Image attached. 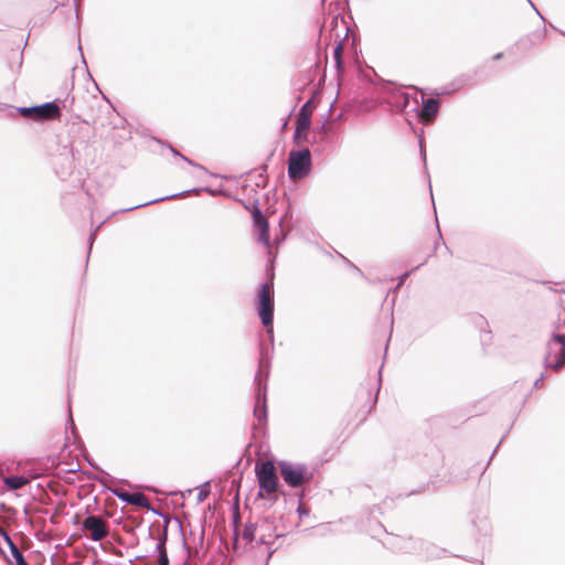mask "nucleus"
Masks as SVG:
<instances>
[{"label":"nucleus","mask_w":565,"mask_h":565,"mask_svg":"<svg viewBox=\"0 0 565 565\" xmlns=\"http://www.w3.org/2000/svg\"><path fill=\"white\" fill-rule=\"evenodd\" d=\"M270 366V358L267 351L263 347H260V356L258 361V372L255 375V406H254V416L257 418L258 424L263 425L267 420V405H266V392L267 384L263 383V374L267 379Z\"/></svg>","instance_id":"f257e3e1"},{"label":"nucleus","mask_w":565,"mask_h":565,"mask_svg":"<svg viewBox=\"0 0 565 565\" xmlns=\"http://www.w3.org/2000/svg\"><path fill=\"white\" fill-rule=\"evenodd\" d=\"M274 277L271 276L264 282L257 294V313L260 318L262 324L266 328L269 341L274 343Z\"/></svg>","instance_id":"f03ea898"},{"label":"nucleus","mask_w":565,"mask_h":565,"mask_svg":"<svg viewBox=\"0 0 565 565\" xmlns=\"http://www.w3.org/2000/svg\"><path fill=\"white\" fill-rule=\"evenodd\" d=\"M278 467L284 481L291 488L308 483L313 478V472L305 463L279 461Z\"/></svg>","instance_id":"7ed1b4c3"},{"label":"nucleus","mask_w":565,"mask_h":565,"mask_svg":"<svg viewBox=\"0 0 565 565\" xmlns=\"http://www.w3.org/2000/svg\"><path fill=\"white\" fill-rule=\"evenodd\" d=\"M311 152L308 148L291 150L288 158V175L297 181L306 178L311 170Z\"/></svg>","instance_id":"20e7f679"},{"label":"nucleus","mask_w":565,"mask_h":565,"mask_svg":"<svg viewBox=\"0 0 565 565\" xmlns=\"http://www.w3.org/2000/svg\"><path fill=\"white\" fill-rule=\"evenodd\" d=\"M546 369L558 371L565 365V335L553 333L547 342V353L544 359Z\"/></svg>","instance_id":"39448f33"},{"label":"nucleus","mask_w":565,"mask_h":565,"mask_svg":"<svg viewBox=\"0 0 565 565\" xmlns=\"http://www.w3.org/2000/svg\"><path fill=\"white\" fill-rule=\"evenodd\" d=\"M255 473L259 486V495L262 491L273 494L277 491L279 479L271 461H259L255 466Z\"/></svg>","instance_id":"423d86ee"},{"label":"nucleus","mask_w":565,"mask_h":565,"mask_svg":"<svg viewBox=\"0 0 565 565\" xmlns=\"http://www.w3.org/2000/svg\"><path fill=\"white\" fill-rule=\"evenodd\" d=\"M74 103V97L68 98L66 97L63 100L54 99L49 103H44L39 106H34L35 109V119L36 120H52L60 118L61 116V109H67L71 108V106Z\"/></svg>","instance_id":"0eeeda50"},{"label":"nucleus","mask_w":565,"mask_h":565,"mask_svg":"<svg viewBox=\"0 0 565 565\" xmlns=\"http://www.w3.org/2000/svg\"><path fill=\"white\" fill-rule=\"evenodd\" d=\"M82 530L89 532L94 542L104 540L108 535L107 522L98 515H88L82 522Z\"/></svg>","instance_id":"6e6552de"},{"label":"nucleus","mask_w":565,"mask_h":565,"mask_svg":"<svg viewBox=\"0 0 565 565\" xmlns=\"http://www.w3.org/2000/svg\"><path fill=\"white\" fill-rule=\"evenodd\" d=\"M276 521L277 519L274 515H266L257 522L259 544L270 545L274 539L281 536L277 533Z\"/></svg>","instance_id":"1a4fd4ad"},{"label":"nucleus","mask_w":565,"mask_h":565,"mask_svg":"<svg viewBox=\"0 0 565 565\" xmlns=\"http://www.w3.org/2000/svg\"><path fill=\"white\" fill-rule=\"evenodd\" d=\"M254 226L259 231L258 241L265 246H269V223L265 215L262 213L257 203L254 204L252 210Z\"/></svg>","instance_id":"9d476101"},{"label":"nucleus","mask_w":565,"mask_h":565,"mask_svg":"<svg viewBox=\"0 0 565 565\" xmlns=\"http://www.w3.org/2000/svg\"><path fill=\"white\" fill-rule=\"evenodd\" d=\"M54 168L61 179L68 177L74 169V157L72 150L64 148V151L54 158Z\"/></svg>","instance_id":"9b49d317"},{"label":"nucleus","mask_w":565,"mask_h":565,"mask_svg":"<svg viewBox=\"0 0 565 565\" xmlns=\"http://www.w3.org/2000/svg\"><path fill=\"white\" fill-rule=\"evenodd\" d=\"M422 99V110L420 116L427 119H434L439 110V99L437 98H425L424 95L420 96Z\"/></svg>","instance_id":"f8f14e48"},{"label":"nucleus","mask_w":565,"mask_h":565,"mask_svg":"<svg viewBox=\"0 0 565 565\" xmlns=\"http://www.w3.org/2000/svg\"><path fill=\"white\" fill-rule=\"evenodd\" d=\"M311 115H312V100H307L300 108L296 126H299L300 129H309L311 126Z\"/></svg>","instance_id":"ddd939ff"},{"label":"nucleus","mask_w":565,"mask_h":565,"mask_svg":"<svg viewBox=\"0 0 565 565\" xmlns=\"http://www.w3.org/2000/svg\"><path fill=\"white\" fill-rule=\"evenodd\" d=\"M191 192H199V190L198 189H193V190L182 191L180 193L167 195V196H163V198H158V199L151 200L149 202H145V203L131 206V207H127V209L122 210V212H129V211H132V210H136V209H139V207H143V206L151 205V204H154V203H158V202H162V201H166V200H173V199H177V198H183V196H185L186 194H189Z\"/></svg>","instance_id":"4468645a"},{"label":"nucleus","mask_w":565,"mask_h":565,"mask_svg":"<svg viewBox=\"0 0 565 565\" xmlns=\"http://www.w3.org/2000/svg\"><path fill=\"white\" fill-rule=\"evenodd\" d=\"M3 482L10 490H20L25 487L30 480L24 476H8L3 478Z\"/></svg>","instance_id":"2eb2a0df"},{"label":"nucleus","mask_w":565,"mask_h":565,"mask_svg":"<svg viewBox=\"0 0 565 565\" xmlns=\"http://www.w3.org/2000/svg\"><path fill=\"white\" fill-rule=\"evenodd\" d=\"M425 556L428 559L441 558L447 556V551L445 548H440L435 544L426 543L424 544Z\"/></svg>","instance_id":"dca6fc26"},{"label":"nucleus","mask_w":565,"mask_h":565,"mask_svg":"<svg viewBox=\"0 0 565 565\" xmlns=\"http://www.w3.org/2000/svg\"><path fill=\"white\" fill-rule=\"evenodd\" d=\"M242 537L247 543H252L256 537L258 539V523L247 522L244 525Z\"/></svg>","instance_id":"f3484780"},{"label":"nucleus","mask_w":565,"mask_h":565,"mask_svg":"<svg viewBox=\"0 0 565 565\" xmlns=\"http://www.w3.org/2000/svg\"><path fill=\"white\" fill-rule=\"evenodd\" d=\"M130 504L151 510L150 501L142 492H132Z\"/></svg>","instance_id":"a211bd4d"},{"label":"nucleus","mask_w":565,"mask_h":565,"mask_svg":"<svg viewBox=\"0 0 565 565\" xmlns=\"http://www.w3.org/2000/svg\"><path fill=\"white\" fill-rule=\"evenodd\" d=\"M7 544L10 548L12 557L15 561V565H28L25 557L23 556L22 552L19 550L17 544L12 540L9 541Z\"/></svg>","instance_id":"6ab92c4d"},{"label":"nucleus","mask_w":565,"mask_h":565,"mask_svg":"<svg viewBox=\"0 0 565 565\" xmlns=\"http://www.w3.org/2000/svg\"><path fill=\"white\" fill-rule=\"evenodd\" d=\"M167 541H168V530H167V527H163L162 532L160 533V535L157 539V544H156V552L158 553V556L162 555V553L168 554L167 547H166Z\"/></svg>","instance_id":"aec40b11"},{"label":"nucleus","mask_w":565,"mask_h":565,"mask_svg":"<svg viewBox=\"0 0 565 565\" xmlns=\"http://www.w3.org/2000/svg\"><path fill=\"white\" fill-rule=\"evenodd\" d=\"M342 54H343V45L341 42H339L337 44V46L333 49V60H334L335 67H337L338 72H342L344 68Z\"/></svg>","instance_id":"412c9836"},{"label":"nucleus","mask_w":565,"mask_h":565,"mask_svg":"<svg viewBox=\"0 0 565 565\" xmlns=\"http://www.w3.org/2000/svg\"><path fill=\"white\" fill-rule=\"evenodd\" d=\"M308 130L309 129H300L299 126H296L292 137L294 142L300 145L301 142L306 141L308 138Z\"/></svg>","instance_id":"4be33fe9"},{"label":"nucleus","mask_w":565,"mask_h":565,"mask_svg":"<svg viewBox=\"0 0 565 565\" xmlns=\"http://www.w3.org/2000/svg\"><path fill=\"white\" fill-rule=\"evenodd\" d=\"M111 493L114 495H116L119 500H121L122 502H126L128 504H130V500H131V493L130 492H127L122 489H118V488H115V489H110Z\"/></svg>","instance_id":"5701e85b"},{"label":"nucleus","mask_w":565,"mask_h":565,"mask_svg":"<svg viewBox=\"0 0 565 565\" xmlns=\"http://www.w3.org/2000/svg\"><path fill=\"white\" fill-rule=\"evenodd\" d=\"M18 111L26 117V118H32V119H35V109H34V106L33 107H20L18 108Z\"/></svg>","instance_id":"b1692460"},{"label":"nucleus","mask_w":565,"mask_h":565,"mask_svg":"<svg viewBox=\"0 0 565 565\" xmlns=\"http://www.w3.org/2000/svg\"><path fill=\"white\" fill-rule=\"evenodd\" d=\"M170 149L171 151L175 154V156H180L184 161H186L191 166H195V167H199L201 169H203V167L199 166V164H195L191 159L186 158L185 156L181 154L177 149H174L173 147L170 146Z\"/></svg>","instance_id":"393cba45"},{"label":"nucleus","mask_w":565,"mask_h":565,"mask_svg":"<svg viewBox=\"0 0 565 565\" xmlns=\"http://www.w3.org/2000/svg\"><path fill=\"white\" fill-rule=\"evenodd\" d=\"M297 512H298L300 519L309 515V509L301 503L298 505Z\"/></svg>","instance_id":"a878e982"},{"label":"nucleus","mask_w":565,"mask_h":565,"mask_svg":"<svg viewBox=\"0 0 565 565\" xmlns=\"http://www.w3.org/2000/svg\"><path fill=\"white\" fill-rule=\"evenodd\" d=\"M411 274L412 271L409 270L398 277V284L396 286V289L404 285V282L406 281Z\"/></svg>","instance_id":"bb28decb"},{"label":"nucleus","mask_w":565,"mask_h":565,"mask_svg":"<svg viewBox=\"0 0 565 565\" xmlns=\"http://www.w3.org/2000/svg\"><path fill=\"white\" fill-rule=\"evenodd\" d=\"M158 565H169L168 554H163L158 556Z\"/></svg>","instance_id":"cd10ccee"},{"label":"nucleus","mask_w":565,"mask_h":565,"mask_svg":"<svg viewBox=\"0 0 565 565\" xmlns=\"http://www.w3.org/2000/svg\"><path fill=\"white\" fill-rule=\"evenodd\" d=\"M100 228V225H98L90 234H89V252L92 250V246H93V243L95 241V237H96V233L97 231Z\"/></svg>","instance_id":"c85d7f7f"},{"label":"nucleus","mask_w":565,"mask_h":565,"mask_svg":"<svg viewBox=\"0 0 565 565\" xmlns=\"http://www.w3.org/2000/svg\"><path fill=\"white\" fill-rule=\"evenodd\" d=\"M0 536L3 537V540L6 541V543H8L9 541H11L12 539L10 537V535L8 534V532L0 525Z\"/></svg>","instance_id":"c756f323"},{"label":"nucleus","mask_w":565,"mask_h":565,"mask_svg":"<svg viewBox=\"0 0 565 565\" xmlns=\"http://www.w3.org/2000/svg\"><path fill=\"white\" fill-rule=\"evenodd\" d=\"M209 492L201 490L198 495L199 501H203L207 497Z\"/></svg>","instance_id":"7c9ffc66"},{"label":"nucleus","mask_w":565,"mask_h":565,"mask_svg":"<svg viewBox=\"0 0 565 565\" xmlns=\"http://www.w3.org/2000/svg\"><path fill=\"white\" fill-rule=\"evenodd\" d=\"M403 106L407 107L409 105V96L407 94H403Z\"/></svg>","instance_id":"2f4dec72"},{"label":"nucleus","mask_w":565,"mask_h":565,"mask_svg":"<svg viewBox=\"0 0 565 565\" xmlns=\"http://www.w3.org/2000/svg\"><path fill=\"white\" fill-rule=\"evenodd\" d=\"M544 374H542L537 380L534 382V387L539 388L543 382Z\"/></svg>","instance_id":"473e14b6"},{"label":"nucleus","mask_w":565,"mask_h":565,"mask_svg":"<svg viewBox=\"0 0 565 565\" xmlns=\"http://www.w3.org/2000/svg\"><path fill=\"white\" fill-rule=\"evenodd\" d=\"M529 2H530V4H531V7H533V9L536 11V13H537L542 19H544V18L542 17V14L540 13V11L535 8L534 3H533L531 0H529Z\"/></svg>","instance_id":"72a5a7b5"},{"label":"nucleus","mask_w":565,"mask_h":565,"mask_svg":"<svg viewBox=\"0 0 565 565\" xmlns=\"http://www.w3.org/2000/svg\"><path fill=\"white\" fill-rule=\"evenodd\" d=\"M502 56H503V53H497L495 55H493V60L494 61L501 60Z\"/></svg>","instance_id":"f704fd0d"},{"label":"nucleus","mask_w":565,"mask_h":565,"mask_svg":"<svg viewBox=\"0 0 565 565\" xmlns=\"http://www.w3.org/2000/svg\"><path fill=\"white\" fill-rule=\"evenodd\" d=\"M562 326H565V319H564L562 322H559V324L557 326V328H561Z\"/></svg>","instance_id":"c9c22d12"},{"label":"nucleus","mask_w":565,"mask_h":565,"mask_svg":"<svg viewBox=\"0 0 565 565\" xmlns=\"http://www.w3.org/2000/svg\"><path fill=\"white\" fill-rule=\"evenodd\" d=\"M71 427H72V430L74 431L75 425H74V422L72 419H71Z\"/></svg>","instance_id":"e433bc0d"},{"label":"nucleus","mask_w":565,"mask_h":565,"mask_svg":"<svg viewBox=\"0 0 565 565\" xmlns=\"http://www.w3.org/2000/svg\"><path fill=\"white\" fill-rule=\"evenodd\" d=\"M418 267H422V264H418V266H417V267H415V268H413L411 271H412V273H413V271H415Z\"/></svg>","instance_id":"4c0bfd02"},{"label":"nucleus","mask_w":565,"mask_h":565,"mask_svg":"<svg viewBox=\"0 0 565 565\" xmlns=\"http://www.w3.org/2000/svg\"><path fill=\"white\" fill-rule=\"evenodd\" d=\"M353 267H354V269H355L359 274H362V271L360 270V268H358V267H355V266H353Z\"/></svg>","instance_id":"58836bf2"},{"label":"nucleus","mask_w":565,"mask_h":565,"mask_svg":"<svg viewBox=\"0 0 565 565\" xmlns=\"http://www.w3.org/2000/svg\"><path fill=\"white\" fill-rule=\"evenodd\" d=\"M414 103H415L416 106L418 105L417 98L414 99Z\"/></svg>","instance_id":"ea45409f"}]
</instances>
